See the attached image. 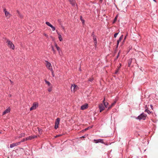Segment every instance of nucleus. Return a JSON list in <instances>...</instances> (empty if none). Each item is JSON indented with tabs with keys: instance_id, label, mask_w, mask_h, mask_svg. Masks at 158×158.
<instances>
[{
	"instance_id": "1",
	"label": "nucleus",
	"mask_w": 158,
	"mask_h": 158,
	"mask_svg": "<svg viewBox=\"0 0 158 158\" xmlns=\"http://www.w3.org/2000/svg\"><path fill=\"white\" fill-rule=\"evenodd\" d=\"M147 115L144 114V113H141L139 115L136 119L139 120H145L146 119Z\"/></svg>"
},
{
	"instance_id": "2",
	"label": "nucleus",
	"mask_w": 158,
	"mask_h": 158,
	"mask_svg": "<svg viewBox=\"0 0 158 158\" xmlns=\"http://www.w3.org/2000/svg\"><path fill=\"white\" fill-rule=\"evenodd\" d=\"M6 43L7 44L8 46L10 48L12 49H14L15 46L13 43L10 41L9 40L7 39Z\"/></svg>"
},
{
	"instance_id": "3",
	"label": "nucleus",
	"mask_w": 158,
	"mask_h": 158,
	"mask_svg": "<svg viewBox=\"0 0 158 158\" xmlns=\"http://www.w3.org/2000/svg\"><path fill=\"white\" fill-rule=\"evenodd\" d=\"M38 106L39 104L37 102H34L32 104V106L30 108V111L36 109L38 107Z\"/></svg>"
},
{
	"instance_id": "4",
	"label": "nucleus",
	"mask_w": 158,
	"mask_h": 158,
	"mask_svg": "<svg viewBox=\"0 0 158 158\" xmlns=\"http://www.w3.org/2000/svg\"><path fill=\"white\" fill-rule=\"evenodd\" d=\"M94 141L95 143H104V142L103 141V139H94Z\"/></svg>"
},
{
	"instance_id": "5",
	"label": "nucleus",
	"mask_w": 158,
	"mask_h": 158,
	"mask_svg": "<svg viewBox=\"0 0 158 158\" xmlns=\"http://www.w3.org/2000/svg\"><path fill=\"white\" fill-rule=\"evenodd\" d=\"M99 109L100 110V112H101L102 110H104L105 109V107L102 104H101L99 105Z\"/></svg>"
},
{
	"instance_id": "6",
	"label": "nucleus",
	"mask_w": 158,
	"mask_h": 158,
	"mask_svg": "<svg viewBox=\"0 0 158 158\" xmlns=\"http://www.w3.org/2000/svg\"><path fill=\"white\" fill-rule=\"evenodd\" d=\"M3 10L5 12L6 16L7 17H10V15L9 12L7 11L6 9H4Z\"/></svg>"
},
{
	"instance_id": "7",
	"label": "nucleus",
	"mask_w": 158,
	"mask_h": 158,
	"mask_svg": "<svg viewBox=\"0 0 158 158\" xmlns=\"http://www.w3.org/2000/svg\"><path fill=\"white\" fill-rule=\"evenodd\" d=\"M88 105L86 103L85 104L81 106V109L82 110H84L88 108Z\"/></svg>"
},
{
	"instance_id": "8",
	"label": "nucleus",
	"mask_w": 158,
	"mask_h": 158,
	"mask_svg": "<svg viewBox=\"0 0 158 158\" xmlns=\"http://www.w3.org/2000/svg\"><path fill=\"white\" fill-rule=\"evenodd\" d=\"M10 111V109L9 107L5 110L2 113V115H4L6 114L9 112Z\"/></svg>"
},
{
	"instance_id": "9",
	"label": "nucleus",
	"mask_w": 158,
	"mask_h": 158,
	"mask_svg": "<svg viewBox=\"0 0 158 158\" xmlns=\"http://www.w3.org/2000/svg\"><path fill=\"white\" fill-rule=\"evenodd\" d=\"M93 39L94 40V44H95V46H96L97 44V41L96 36L93 37Z\"/></svg>"
},
{
	"instance_id": "10",
	"label": "nucleus",
	"mask_w": 158,
	"mask_h": 158,
	"mask_svg": "<svg viewBox=\"0 0 158 158\" xmlns=\"http://www.w3.org/2000/svg\"><path fill=\"white\" fill-rule=\"evenodd\" d=\"M70 3L73 6H74L75 4V0H69Z\"/></svg>"
},
{
	"instance_id": "11",
	"label": "nucleus",
	"mask_w": 158,
	"mask_h": 158,
	"mask_svg": "<svg viewBox=\"0 0 158 158\" xmlns=\"http://www.w3.org/2000/svg\"><path fill=\"white\" fill-rule=\"evenodd\" d=\"M46 65L47 68L48 69L49 68L51 67V63L48 62V61H46Z\"/></svg>"
},
{
	"instance_id": "12",
	"label": "nucleus",
	"mask_w": 158,
	"mask_h": 158,
	"mask_svg": "<svg viewBox=\"0 0 158 158\" xmlns=\"http://www.w3.org/2000/svg\"><path fill=\"white\" fill-rule=\"evenodd\" d=\"M105 98L104 99L103 101V104L107 108V106L108 105V102H105Z\"/></svg>"
},
{
	"instance_id": "13",
	"label": "nucleus",
	"mask_w": 158,
	"mask_h": 158,
	"mask_svg": "<svg viewBox=\"0 0 158 158\" xmlns=\"http://www.w3.org/2000/svg\"><path fill=\"white\" fill-rule=\"evenodd\" d=\"M145 112H147L149 114L151 113V112L148 110V107H147V105L145 106Z\"/></svg>"
},
{
	"instance_id": "14",
	"label": "nucleus",
	"mask_w": 158,
	"mask_h": 158,
	"mask_svg": "<svg viewBox=\"0 0 158 158\" xmlns=\"http://www.w3.org/2000/svg\"><path fill=\"white\" fill-rule=\"evenodd\" d=\"M78 88L77 86L75 85L74 84H73V85L72 84L71 86V89L72 90V88H73V90H74V89L76 88Z\"/></svg>"
},
{
	"instance_id": "15",
	"label": "nucleus",
	"mask_w": 158,
	"mask_h": 158,
	"mask_svg": "<svg viewBox=\"0 0 158 158\" xmlns=\"http://www.w3.org/2000/svg\"><path fill=\"white\" fill-rule=\"evenodd\" d=\"M123 37V35H122L119 38V39L117 40V43L118 44H119V43L120 42Z\"/></svg>"
},
{
	"instance_id": "16",
	"label": "nucleus",
	"mask_w": 158,
	"mask_h": 158,
	"mask_svg": "<svg viewBox=\"0 0 158 158\" xmlns=\"http://www.w3.org/2000/svg\"><path fill=\"white\" fill-rule=\"evenodd\" d=\"M132 59H130L129 60L128 62V66L129 67H130V66L132 63Z\"/></svg>"
},
{
	"instance_id": "17",
	"label": "nucleus",
	"mask_w": 158,
	"mask_h": 158,
	"mask_svg": "<svg viewBox=\"0 0 158 158\" xmlns=\"http://www.w3.org/2000/svg\"><path fill=\"white\" fill-rule=\"evenodd\" d=\"M115 103H116V102H114L113 103H112L111 105H110V106H109L108 107V110H109L110 109V108H111L115 104Z\"/></svg>"
},
{
	"instance_id": "18",
	"label": "nucleus",
	"mask_w": 158,
	"mask_h": 158,
	"mask_svg": "<svg viewBox=\"0 0 158 158\" xmlns=\"http://www.w3.org/2000/svg\"><path fill=\"white\" fill-rule=\"evenodd\" d=\"M60 118H57L56 119V121L55 122V123H56V124H59V123H60Z\"/></svg>"
},
{
	"instance_id": "19",
	"label": "nucleus",
	"mask_w": 158,
	"mask_h": 158,
	"mask_svg": "<svg viewBox=\"0 0 158 158\" xmlns=\"http://www.w3.org/2000/svg\"><path fill=\"white\" fill-rule=\"evenodd\" d=\"M15 145H16V144H15V143H14L11 144H10V148H12L16 146Z\"/></svg>"
},
{
	"instance_id": "20",
	"label": "nucleus",
	"mask_w": 158,
	"mask_h": 158,
	"mask_svg": "<svg viewBox=\"0 0 158 158\" xmlns=\"http://www.w3.org/2000/svg\"><path fill=\"white\" fill-rule=\"evenodd\" d=\"M58 36V38L59 39V40L60 41H61L62 40V38L61 35L60 34H59Z\"/></svg>"
},
{
	"instance_id": "21",
	"label": "nucleus",
	"mask_w": 158,
	"mask_h": 158,
	"mask_svg": "<svg viewBox=\"0 0 158 158\" xmlns=\"http://www.w3.org/2000/svg\"><path fill=\"white\" fill-rule=\"evenodd\" d=\"M80 20L81 21L82 23L83 24H84L85 23V20L82 19V16H80Z\"/></svg>"
},
{
	"instance_id": "22",
	"label": "nucleus",
	"mask_w": 158,
	"mask_h": 158,
	"mask_svg": "<svg viewBox=\"0 0 158 158\" xmlns=\"http://www.w3.org/2000/svg\"><path fill=\"white\" fill-rule=\"evenodd\" d=\"M45 23L46 25L50 27L51 25H52L48 22H46Z\"/></svg>"
},
{
	"instance_id": "23",
	"label": "nucleus",
	"mask_w": 158,
	"mask_h": 158,
	"mask_svg": "<svg viewBox=\"0 0 158 158\" xmlns=\"http://www.w3.org/2000/svg\"><path fill=\"white\" fill-rule=\"evenodd\" d=\"M51 47L52 48V51H53V52L54 54H55L56 53V51L55 50L53 46H51Z\"/></svg>"
},
{
	"instance_id": "24",
	"label": "nucleus",
	"mask_w": 158,
	"mask_h": 158,
	"mask_svg": "<svg viewBox=\"0 0 158 158\" xmlns=\"http://www.w3.org/2000/svg\"><path fill=\"white\" fill-rule=\"evenodd\" d=\"M56 49H57V50L59 54H60V52H61V50L60 49V48L59 47H57Z\"/></svg>"
},
{
	"instance_id": "25",
	"label": "nucleus",
	"mask_w": 158,
	"mask_h": 158,
	"mask_svg": "<svg viewBox=\"0 0 158 158\" xmlns=\"http://www.w3.org/2000/svg\"><path fill=\"white\" fill-rule=\"evenodd\" d=\"M45 82L48 85V86H50V85H51V83L48 81L47 80H45Z\"/></svg>"
},
{
	"instance_id": "26",
	"label": "nucleus",
	"mask_w": 158,
	"mask_h": 158,
	"mask_svg": "<svg viewBox=\"0 0 158 158\" xmlns=\"http://www.w3.org/2000/svg\"><path fill=\"white\" fill-rule=\"evenodd\" d=\"M58 125L59 124L55 123V125L54 127L55 129H56L58 127Z\"/></svg>"
},
{
	"instance_id": "27",
	"label": "nucleus",
	"mask_w": 158,
	"mask_h": 158,
	"mask_svg": "<svg viewBox=\"0 0 158 158\" xmlns=\"http://www.w3.org/2000/svg\"><path fill=\"white\" fill-rule=\"evenodd\" d=\"M25 134L24 133H22L20 135L19 137H22L25 136Z\"/></svg>"
},
{
	"instance_id": "28",
	"label": "nucleus",
	"mask_w": 158,
	"mask_h": 158,
	"mask_svg": "<svg viewBox=\"0 0 158 158\" xmlns=\"http://www.w3.org/2000/svg\"><path fill=\"white\" fill-rule=\"evenodd\" d=\"M52 28V30L53 31H54L55 30V28L52 25L50 27Z\"/></svg>"
},
{
	"instance_id": "29",
	"label": "nucleus",
	"mask_w": 158,
	"mask_h": 158,
	"mask_svg": "<svg viewBox=\"0 0 158 158\" xmlns=\"http://www.w3.org/2000/svg\"><path fill=\"white\" fill-rule=\"evenodd\" d=\"M28 139L29 140H31L33 139V138H32V136H30L28 137Z\"/></svg>"
},
{
	"instance_id": "30",
	"label": "nucleus",
	"mask_w": 158,
	"mask_h": 158,
	"mask_svg": "<svg viewBox=\"0 0 158 158\" xmlns=\"http://www.w3.org/2000/svg\"><path fill=\"white\" fill-rule=\"evenodd\" d=\"M48 69L50 70V71H51V72L52 73H53V71L52 68H51V67H50V68H48Z\"/></svg>"
},
{
	"instance_id": "31",
	"label": "nucleus",
	"mask_w": 158,
	"mask_h": 158,
	"mask_svg": "<svg viewBox=\"0 0 158 158\" xmlns=\"http://www.w3.org/2000/svg\"><path fill=\"white\" fill-rule=\"evenodd\" d=\"M94 80V78H89L88 79V81H92Z\"/></svg>"
},
{
	"instance_id": "32",
	"label": "nucleus",
	"mask_w": 158,
	"mask_h": 158,
	"mask_svg": "<svg viewBox=\"0 0 158 158\" xmlns=\"http://www.w3.org/2000/svg\"><path fill=\"white\" fill-rule=\"evenodd\" d=\"M117 15L114 18V19L113 21V23H114L117 19Z\"/></svg>"
},
{
	"instance_id": "33",
	"label": "nucleus",
	"mask_w": 158,
	"mask_h": 158,
	"mask_svg": "<svg viewBox=\"0 0 158 158\" xmlns=\"http://www.w3.org/2000/svg\"><path fill=\"white\" fill-rule=\"evenodd\" d=\"M92 127H89L87 128H86L85 129V130L86 131L89 129L91 128Z\"/></svg>"
},
{
	"instance_id": "34",
	"label": "nucleus",
	"mask_w": 158,
	"mask_h": 158,
	"mask_svg": "<svg viewBox=\"0 0 158 158\" xmlns=\"http://www.w3.org/2000/svg\"><path fill=\"white\" fill-rule=\"evenodd\" d=\"M21 143L20 142H20H17V143H15L16 144V146H17V145H19V144H20Z\"/></svg>"
},
{
	"instance_id": "35",
	"label": "nucleus",
	"mask_w": 158,
	"mask_h": 158,
	"mask_svg": "<svg viewBox=\"0 0 158 158\" xmlns=\"http://www.w3.org/2000/svg\"><path fill=\"white\" fill-rule=\"evenodd\" d=\"M118 34V32L115 33L114 35V37L116 38V36H117V35Z\"/></svg>"
},
{
	"instance_id": "36",
	"label": "nucleus",
	"mask_w": 158,
	"mask_h": 158,
	"mask_svg": "<svg viewBox=\"0 0 158 158\" xmlns=\"http://www.w3.org/2000/svg\"><path fill=\"white\" fill-rule=\"evenodd\" d=\"M91 36L92 37H95V36H96L94 35V32H93L92 33H91Z\"/></svg>"
},
{
	"instance_id": "37",
	"label": "nucleus",
	"mask_w": 158,
	"mask_h": 158,
	"mask_svg": "<svg viewBox=\"0 0 158 158\" xmlns=\"http://www.w3.org/2000/svg\"><path fill=\"white\" fill-rule=\"evenodd\" d=\"M25 141V138H23V139H22V140H21L20 141V142L21 143H22V142H24Z\"/></svg>"
},
{
	"instance_id": "38",
	"label": "nucleus",
	"mask_w": 158,
	"mask_h": 158,
	"mask_svg": "<svg viewBox=\"0 0 158 158\" xmlns=\"http://www.w3.org/2000/svg\"><path fill=\"white\" fill-rule=\"evenodd\" d=\"M120 52L119 51V52L118 53L116 56V59H117L119 57V54Z\"/></svg>"
},
{
	"instance_id": "39",
	"label": "nucleus",
	"mask_w": 158,
	"mask_h": 158,
	"mask_svg": "<svg viewBox=\"0 0 158 158\" xmlns=\"http://www.w3.org/2000/svg\"><path fill=\"white\" fill-rule=\"evenodd\" d=\"M32 138H33V139L35 138H36L37 137V136L36 135L32 136Z\"/></svg>"
},
{
	"instance_id": "40",
	"label": "nucleus",
	"mask_w": 158,
	"mask_h": 158,
	"mask_svg": "<svg viewBox=\"0 0 158 158\" xmlns=\"http://www.w3.org/2000/svg\"><path fill=\"white\" fill-rule=\"evenodd\" d=\"M55 45L56 48H57V47H59L57 46V44L55 43Z\"/></svg>"
},
{
	"instance_id": "41",
	"label": "nucleus",
	"mask_w": 158,
	"mask_h": 158,
	"mask_svg": "<svg viewBox=\"0 0 158 158\" xmlns=\"http://www.w3.org/2000/svg\"><path fill=\"white\" fill-rule=\"evenodd\" d=\"M118 69L115 72V74H117V73H118Z\"/></svg>"
},
{
	"instance_id": "42",
	"label": "nucleus",
	"mask_w": 158,
	"mask_h": 158,
	"mask_svg": "<svg viewBox=\"0 0 158 158\" xmlns=\"http://www.w3.org/2000/svg\"><path fill=\"white\" fill-rule=\"evenodd\" d=\"M25 141L29 140L28 137L25 138Z\"/></svg>"
},
{
	"instance_id": "43",
	"label": "nucleus",
	"mask_w": 158,
	"mask_h": 158,
	"mask_svg": "<svg viewBox=\"0 0 158 158\" xmlns=\"http://www.w3.org/2000/svg\"><path fill=\"white\" fill-rule=\"evenodd\" d=\"M51 90H52V89L51 88H50L48 89V91L49 92H50L51 91Z\"/></svg>"
},
{
	"instance_id": "44",
	"label": "nucleus",
	"mask_w": 158,
	"mask_h": 158,
	"mask_svg": "<svg viewBox=\"0 0 158 158\" xmlns=\"http://www.w3.org/2000/svg\"><path fill=\"white\" fill-rule=\"evenodd\" d=\"M38 131L40 132V131H41V129H40L39 128H38Z\"/></svg>"
},
{
	"instance_id": "45",
	"label": "nucleus",
	"mask_w": 158,
	"mask_h": 158,
	"mask_svg": "<svg viewBox=\"0 0 158 158\" xmlns=\"http://www.w3.org/2000/svg\"><path fill=\"white\" fill-rule=\"evenodd\" d=\"M85 137H86V136L85 135H83V136H82L81 137L85 138Z\"/></svg>"
},
{
	"instance_id": "46",
	"label": "nucleus",
	"mask_w": 158,
	"mask_h": 158,
	"mask_svg": "<svg viewBox=\"0 0 158 158\" xmlns=\"http://www.w3.org/2000/svg\"><path fill=\"white\" fill-rule=\"evenodd\" d=\"M118 45L119 44H118V43H117V45H116V48H118Z\"/></svg>"
},
{
	"instance_id": "47",
	"label": "nucleus",
	"mask_w": 158,
	"mask_h": 158,
	"mask_svg": "<svg viewBox=\"0 0 158 158\" xmlns=\"http://www.w3.org/2000/svg\"><path fill=\"white\" fill-rule=\"evenodd\" d=\"M52 77H55V75H54V74L53 72V73H52Z\"/></svg>"
},
{
	"instance_id": "48",
	"label": "nucleus",
	"mask_w": 158,
	"mask_h": 158,
	"mask_svg": "<svg viewBox=\"0 0 158 158\" xmlns=\"http://www.w3.org/2000/svg\"><path fill=\"white\" fill-rule=\"evenodd\" d=\"M126 36L125 37H124V41L125 40V39H126Z\"/></svg>"
},
{
	"instance_id": "49",
	"label": "nucleus",
	"mask_w": 158,
	"mask_h": 158,
	"mask_svg": "<svg viewBox=\"0 0 158 158\" xmlns=\"http://www.w3.org/2000/svg\"><path fill=\"white\" fill-rule=\"evenodd\" d=\"M150 107H151V108H152V105H150Z\"/></svg>"
},
{
	"instance_id": "50",
	"label": "nucleus",
	"mask_w": 158,
	"mask_h": 158,
	"mask_svg": "<svg viewBox=\"0 0 158 158\" xmlns=\"http://www.w3.org/2000/svg\"><path fill=\"white\" fill-rule=\"evenodd\" d=\"M155 2H156V0H153Z\"/></svg>"
},
{
	"instance_id": "51",
	"label": "nucleus",
	"mask_w": 158,
	"mask_h": 158,
	"mask_svg": "<svg viewBox=\"0 0 158 158\" xmlns=\"http://www.w3.org/2000/svg\"><path fill=\"white\" fill-rule=\"evenodd\" d=\"M44 35H45V36H47V34H44Z\"/></svg>"
},
{
	"instance_id": "52",
	"label": "nucleus",
	"mask_w": 158,
	"mask_h": 158,
	"mask_svg": "<svg viewBox=\"0 0 158 158\" xmlns=\"http://www.w3.org/2000/svg\"><path fill=\"white\" fill-rule=\"evenodd\" d=\"M117 59H116V58L114 59V60H116Z\"/></svg>"
},
{
	"instance_id": "53",
	"label": "nucleus",
	"mask_w": 158,
	"mask_h": 158,
	"mask_svg": "<svg viewBox=\"0 0 158 158\" xmlns=\"http://www.w3.org/2000/svg\"><path fill=\"white\" fill-rule=\"evenodd\" d=\"M59 136V135H57V136H56V137H57L58 136Z\"/></svg>"
},
{
	"instance_id": "54",
	"label": "nucleus",
	"mask_w": 158,
	"mask_h": 158,
	"mask_svg": "<svg viewBox=\"0 0 158 158\" xmlns=\"http://www.w3.org/2000/svg\"><path fill=\"white\" fill-rule=\"evenodd\" d=\"M1 133V132H0V134Z\"/></svg>"
},
{
	"instance_id": "55",
	"label": "nucleus",
	"mask_w": 158,
	"mask_h": 158,
	"mask_svg": "<svg viewBox=\"0 0 158 158\" xmlns=\"http://www.w3.org/2000/svg\"><path fill=\"white\" fill-rule=\"evenodd\" d=\"M100 1H102V0H100Z\"/></svg>"
}]
</instances>
